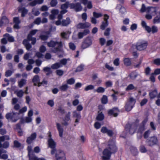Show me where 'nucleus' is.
I'll use <instances>...</instances> for the list:
<instances>
[{
  "mask_svg": "<svg viewBox=\"0 0 160 160\" xmlns=\"http://www.w3.org/2000/svg\"><path fill=\"white\" fill-rule=\"evenodd\" d=\"M108 25V21H103L102 22V25H101L100 28L101 29L103 30Z\"/></svg>",
  "mask_w": 160,
  "mask_h": 160,
  "instance_id": "c9c22d12",
  "label": "nucleus"
},
{
  "mask_svg": "<svg viewBox=\"0 0 160 160\" xmlns=\"http://www.w3.org/2000/svg\"><path fill=\"white\" fill-rule=\"evenodd\" d=\"M20 108V106L19 104H16L13 107V109L15 110L18 111L19 110Z\"/></svg>",
  "mask_w": 160,
  "mask_h": 160,
  "instance_id": "338daca9",
  "label": "nucleus"
},
{
  "mask_svg": "<svg viewBox=\"0 0 160 160\" xmlns=\"http://www.w3.org/2000/svg\"><path fill=\"white\" fill-rule=\"evenodd\" d=\"M71 7L74 8L77 12L80 11L82 9L81 4L79 3H77L75 4H72Z\"/></svg>",
  "mask_w": 160,
  "mask_h": 160,
  "instance_id": "6ab92c4d",
  "label": "nucleus"
},
{
  "mask_svg": "<svg viewBox=\"0 0 160 160\" xmlns=\"http://www.w3.org/2000/svg\"><path fill=\"white\" fill-rule=\"evenodd\" d=\"M69 45L70 48L72 50H74L75 49L76 47L73 43L72 42L69 43Z\"/></svg>",
  "mask_w": 160,
  "mask_h": 160,
  "instance_id": "680f3d73",
  "label": "nucleus"
},
{
  "mask_svg": "<svg viewBox=\"0 0 160 160\" xmlns=\"http://www.w3.org/2000/svg\"><path fill=\"white\" fill-rule=\"evenodd\" d=\"M43 70L45 72H48V73H47V75H48L52 73V71L50 67H44L43 69Z\"/></svg>",
  "mask_w": 160,
  "mask_h": 160,
  "instance_id": "79ce46f5",
  "label": "nucleus"
},
{
  "mask_svg": "<svg viewBox=\"0 0 160 160\" xmlns=\"http://www.w3.org/2000/svg\"><path fill=\"white\" fill-rule=\"evenodd\" d=\"M92 43L91 39L89 38H87L82 42L81 48L83 49H86L90 46Z\"/></svg>",
  "mask_w": 160,
  "mask_h": 160,
  "instance_id": "1a4fd4ad",
  "label": "nucleus"
},
{
  "mask_svg": "<svg viewBox=\"0 0 160 160\" xmlns=\"http://www.w3.org/2000/svg\"><path fill=\"white\" fill-rule=\"evenodd\" d=\"M10 139L8 135H4L0 137V148H7L9 147V143L8 141L5 142L3 144L1 143L2 142L5 140H8Z\"/></svg>",
  "mask_w": 160,
  "mask_h": 160,
  "instance_id": "7ed1b4c3",
  "label": "nucleus"
},
{
  "mask_svg": "<svg viewBox=\"0 0 160 160\" xmlns=\"http://www.w3.org/2000/svg\"><path fill=\"white\" fill-rule=\"evenodd\" d=\"M48 8L46 5H43L42 6L40 9V10L41 11H46L48 10Z\"/></svg>",
  "mask_w": 160,
  "mask_h": 160,
  "instance_id": "3c124183",
  "label": "nucleus"
},
{
  "mask_svg": "<svg viewBox=\"0 0 160 160\" xmlns=\"http://www.w3.org/2000/svg\"><path fill=\"white\" fill-rule=\"evenodd\" d=\"M124 62L125 65L127 66H130L131 64V59L129 58H125L124 59Z\"/></svg>",
  "mask_w": 160,
  "mask_h": 160,
  "instance_id": "2f4dec72",
  "label": "nucleus"
},
{
  "mask_svg": "<svg viewBox=\"0 0 160 160\" xmlns=\"http://www.w3.org/2000/svg\"><path fill=\"white\" fill-rule=\"evenodd\" d=\"M147 8L148 7L146 8L145 7V6L144 5V4H142V8L140 9V11L141 12H147Z\"/></svg>",
  "mask_w": 160,
  "mask_h": 160,
  "instance_id": "6e6d98bb",
  "label": "nucleus"
},
{
  "mask_svg": "<svg viewBox=\"0 0 160 160\" xmlns=\"http://www.w3.org/2000/svg\"><path fill=\"white\" fill-rule=\"evenodd\" d=\"M26 83V80L22 79L18 82V86L20 88H21L25 85Z\"/></svg>",
  "mask_w": 160,
  "mask_h": 160,
  "instance_id": "bb28decb",
  "label": "nucleus"
},
{
  "mask_svg": "<svg viewBox=\"0 0 160 160\" xmlns=\"http://www.w3.org/2000/svg\"><path fill=\"white\" fill-rule=\"evenodd\" d=\"M102 103L103 104H105L108 102V98L106 96L104 95L102 99Z\"/></svg>",
  "mask_w": 160,
  "mask_h": 160,
  "instance_id": "09e8293b",
  "label": "nucleus"
},
{
  "mask_svg": "<svg viewBox=\"0 0 160 160\" xmlns=\"http://www.w3.org/2000/svg\"><path fill=\"white\" fill-rule=\"evenodd\" d=\"M68 33L69 32H62L61 34V36L62 38L68 39L69 36L68 35Z\"/></svg>",
  "mask_w": 160,
  "mask_h": 160,
  "instance_id": "4c0bfd02",
  "label": "nucleus"
},
{
  "mask_svg": "<svg viewBox=\"0 0 160 160\" xmlns=\"http://www.w3.org/2000/svg\"><path fill=\"white\" fill-rule=\"evenodd\" d=\"M112 82L110 81H107L105 83V85L106 87H111L112 85Z\"/></svg>",
  "mask_w": 160,
  "mask_h": 160,
  "instance_id": "052dcab7",
  "label": "nucleus"
},
{
  "mask_svg": "<svg viewBox=\"0 0 160 160\" xmlns=\"http://www.w3.org/2000/svg\"><path fill=\"white\" fill-rule=\"evenodd\" d=\"M119 112L117 108H115L109 110L108 113L110 115H113L114 117H116L118 116Z\"/></svg>",
  "mask_w": 160,
  "mask_h": 160,
  "instance_id": "f8f14e48",
  "label": "nucleus"
},
{
  "mask_svg": "<svg viewBox=\"0 0 160 160\" xmlns=\"http://www.w3.org/2000/svg\"><path fill=\"white\" fill-rule=\"evenodd\" d=\"M19 11H21L22 12V16L24 17L27 14L28 11L24 8H22L19 9Z\"/></svg>",
  "mask_w": 160,
  "mask_h": 160,
  "instance_id": "72a5a7b5",
  "label": "nucleus"
},
{
  "mask_svg": "<svg viewBox=\"0 0 160 160\" xmlns=\"http://www.w3.org/2000/svg\"><path fill=\"white\" fill-rule=\"evenodd\" d=\"M56 157L57 160H65V157L64 152L61 150L57 151Z\"/></svg>",
  "mask_w": 160,
  "mask_h": 160,
  "instance_id": "9d476101",
  "label": "nucleus"
},
{
  "mask_svg": "<svg viewBox=\"0 0 160 160\" xmlns=\"http://www.w3.org/2000/svg\"><path fill=\"white\" fill-rule=\"evenodd\" d=\"M37 136V134L36 132L32 133L31 135L28 137L26 140L28 144H31L36 138Z\"/></svg>",
  "mask_w": 160,
  "mask_h": 160,
  "instance_id": "4468645a",
  "label": "nucleus"
},
{
  "mask_svg": "<svg viewBox=\"0 0 160 160\" xmlns=\"http://www.w3.org/2000/svg\"><path fill=\"white\" fill-rule=\"evenodd\" d=\"M157 139L156 137H152L149 140L150 144L151 145H154L157 142Z\"/></svg>",
  "mask_w": 160,
  "mask_h": 160,
  "instance_id": "c756f323",
  "label": "nucleus"
},
{
  "mask_svg": "<svg viewBox=\"0 0 160 160\" xmlns=\"http://www.w3.org/2000/svg\"><path fill=\"white\" fill-rule=\"evenodd\" d=\"M91 24L88 22H85L84 23L80 22L76 25V27L78 29H84L90 27Z\"/></svg>",
  "mask_w": 160,
  "mask_h": 160,
  "instance_id": "9b49d317",
  "label": "nucleus"
},
{
  "mask_svg": "<svg viewBox=\"0 0 160 160\" xmlns=\"http://www.w3.org/2000/svg\"><path fill=\"white\" fill-rule=\"evenodd\" d=\"M58 3V1L57 0H51L50 4L52 7L55 6Z\"/></svg>",
  "mask_w": 160,
  "mask_h": 160,
  "instance_id": "8fccbe9b",
  "label": "nucleus"
},
{
  "mask_svg": "<svg viewBox=\"0 0 160 160\" xmlns=\"http://www.w3.org/2000/svg\"><path fill=\"white\" fill-rule=\"evenodd\" d=\"M43 1L44 0H35L30 3L29 5L32 6H33L36 4H40L43 3Z\"/></svg>",
  "mask_w": 160,
  "mask_h": 160,
  "instance_id": "4be33fe9",
  "label": "nucleus"
},
{
  "mask_svg": "<svg viewBox=\"0 0 160 160\" xmlns=\"http://www.w3.org/2000/svg\"><path fill=\"white\" fill-rule=\"evenodd\" d=\"M62 67V65L59 62L56 63L51 65V68L54 69H56Z\"/></svg>",
  "mask_w": 160,
  "mask_h": 160,
  "instance_id": "cd10ccee",
  "label": "nucleus"
},
{
  "mask_svg": "<svg viewBox=\"0 0 160 160\" xmlns=\"http://www.w3.org/2000/svg\"><path fill=\"white\" fill-rule=\"evenodd\" d=\"M73 116L74 117L78 118L79 119H80L81 118L80 112H78L76 111H74L73 112Z\"/></svg>",
  "mask_w": 160,
  "mask_h": 160,
  "instance_id": "f704fd0d",
  "label": "nucleus"
},
{
  "mask_svg": "<svg viewBox=\"0 0 160 160\" xmlns=\"http://www.w3.org/2000/svg\"><path fill=\"white\" fill-rule=\"evenodd\" d=\"M12 73V72L10 70L7 71L5 72V75L7 77H9L11 75Z\"/></svg>",
  "mask_w": 160,
  "mask_h": 160,
  "instance_id": "13d9d810",
  "label": "nucleus"
},
{
  "mask_svg": "<svg viewBox=\"0 0 160 160\" xmlns=\"http://www.w3.org/2000/svg\"><path fill=\"white\" fill-rule=\"evenodd\" d=\"M9 22V20L7 17L5 16L2 17L0 20V27L5 25Z\"/></svg>",
  "mask_w": 160,
  "mask_h": 160,
  "instance_id": "ddd939ff",
  "label": "nucleus"
},
{
  "mask_svg": "<svg viewBox=\"0 0 160 160\" xmlns=\"http://www.w3.org/2000/svg\"><path fill=\"white\" fill-rule=\"evenodd\" d=\"M48 142L49 146L50 148H55L56 142L52 138H49Z\"/></svg>",
  "mask_w": 160,
  "mask_h": 160,
  "instance_id": "a211bd4d",
  "label": "nucleus"
},
{
  "mask_svg": "<svg viewBox=\"0 0 160 160\" xmlns=\"http://www.w3.org/2000/svg\"><path fill=\"white\" fill-rule=\"evenodd\" d=\"M152 63L157 66H160V58H157L154 59Z\"/></svg>",
  "mask_w": 160,
  "mask_h": 160,
  "instance_id": "ea45409f",
  "label": "nucleus"
},
{
  "mask_svg": "<svg viewBox=\"0 0 160 160\" xmlns=\"http://www.w3.org/2000/svg\"><path fill=\"white\" fill-rule=\"evenodd\" d=\"M129 77L131 79L133 80L137 77V75L134 72H132L129 75Z\"/></svg>",
  "mask_w": 160,
  "mask_h": 160,
  "instance_id": "603ef678",
  "label": "nucleus"
},
{
  "mask_svg": "<svg viewBox=\"0 0 160 160\" xmlns=\"http://www.w3.org/2000/svg\"><path fill=\"white\" fill-rule=\"evenodd\" d=\"M47 45L49 47L54 48L56 47L52 50V52L56 53L60 51V48L62 47V43L61 42H55L52 40L47 43Z\"/></svg>",
  "mask_w": 160,
  "mask_h": 160,
  "instance_id": "f03ea898",
  "label": "nucleus"
},
{
  "mask_svg": "<svg viewBox=\"0 0 160 160\" xmlns=\"http://www.w3.org/2000/svg\"><path fill=\"white\" fill-rule=\"evenodd\" d=\"M157 11V9L155 8L148 7L147 9V12L150 14L152 16H154L156 14Z\"/></svg>",
  "mask_w": 160,
  "mask_h": 160,
  "instance_id": "2eb2a0df",
  "label": "nucleus"
},
{
  "mask_svg": "<svg viewBox=\"0 0 160 160\" xmlns=\"http://www.w3.org/2000/svg\"><path fill=\"white\" fill-rule=\"evenodd\" d=\"M84 65H81L78 67L76 70V72H80L82 71Z\"/></svg>",
  "mask_w": 160,
  "mask_h": 160,
  "instance_id": "0e129e2a",
  "label": "nucleus"
},
{
  "mask_svg": "<svg viewBox=\"0 0 160 160\" xmlns=\"http://www.w3.org/2000/svg\"><path fill=\"white\" fill-rule=\"evenodd\" d=\"M93 15L94 17L96 18H98L101 17L102 16V14L100 13H97L96 12H93Z\"/></svg>",
  "mask_w": 160,
  "mask_h": 160,
  "instance_id": "49530a36",
  "label": "nucleus"
},
{
  "mask_svg": "<svg viewBox=\"0 0 160 160\" xmlns=\"http://www.w3.org/2000/svg\"><path fill=\"white\" fill-rule=\"evenodd\" d=\"M69 59H66L65 58L63 59L60 61L59 63H60L62 66L63 65H65L66 64L67 61Z\"/></svg>",
  "mask_w": 160,
  "mask_h": 160,
  "instance_id": "a18cd8bd",
  "label": "nucleus"
},
{
  "mask_svg": "<svg viewBox=\"0 0 160 160\" xmlns=\"http://www.w3.org/2000/svg\"><path fill=\"white\" fill-rule=\"evenodd\" d=\"M27 110V107L26 106L22 108L21 109H20L19 110V112L18 113L19 114L20 113H22L25 112Z\"/></svg>",
  "mask_w": 160,
  "mask_h": 160,
  "instance_id": "4d7b16f0",
  "label": "nucleus"
},
{
  "mask_svg": "<svg viewBox=\"0 0 160 160\" xmlns=\"http://www.w3.org/2000/svg\"><path fill=\"white\" fill-rule=\"evenodd\" d=\"M30 160H45V159L43 158H38L36 156H30Z\"/></svg>",
  "mask_w": 160,
  "mask_h": 160,
  "instance_id": "c03bdc74",
  "label": "nucleus"
},
{
  "mask_svg": "<svg viewBox=\"0 0 160 160\" xmlns=\"http://www.w3.org/2000/svg\"><path fill=\"white\" fill-rule=\"evenodd\" d=\"M94 88V87L93 85H89L87 86L84 88V90L85 91H88L89 90L93 89Z\"/></svg>",
  "mask_w": 160,
  "mask_h": 160,
  "instance_id": "37998d69",
  "label": "nucleus"
},
{
  "mask_svg": "<svg viewBox=\"0 0 160 160\" xmlns=\"http://www.w3.org/2000/svg\"><path fill=\"white\" fill-rule=\"evenodd\" d=\"M110 28H107L104 33V35H105L106 36H109L110 34Z\"/></svg>",
  "mask_w": 160,
  "mask_h": 160,
  "instance_id": "69168bd1",
  "label": "nucleus"
},
{
  "mask_svg": "<svg viewBox=\"0 0 160 160\" xmlns=\"http://www.w3.org/2000/svg\"><path fill=\"white\" fill-rule=\"evenodd\" d=\"M32 147L30 145L28 146L27 148V150L28 152V156H29V158H30V156H33L31 155L30 154L32 152Z\"/></svg>",
  "mask_w": 160,
  "mask_h": 160,
  "instance_id": "de8ad7c7",
  "label": "nucleus"
},
{
  "mask_svg": "<svg viewBox=\"0 0 160 160\" xmlns=\"http://www.w3.org/2000/svg\"><path fill=\"white\" fill-rule=\"evenodd\" d=\"M97 120L99 121H102L104 118V116L102 112L99 113L96 118Z\"/></svg>",
  "mask_w": 160,
  "mask_h": 160,
  "instance_id": "e433bc0d",
  "label": "nucleus"
},
{
  "mask_svg": "<svg viewBox=\"0 0 160 160\" xmlns=\"http://www.w3.org/2000/svg\"><path fill=\"white\" fill-rule=\"evenodd\" d=\"M13 143L14 147L16 148H19L21 146V143L17 140L14 141Z\"/></svg>",
  "mask_w": 160,
  "mask_h": 160,
  "instance_id": "864d4df0",
  "label": "nucleus"
},
{
  "mask_svg": "<svg viewBox=\"0 0 160 160\" xmlns=\"http://www.w3.org/2000/svg\"><path fill=\"white\" fill-rule=\"evenodd\" d=\"M70 112H69L66 115L63 119V122L62 123V125L67 126L68 124V122L70 120Z\"/></svg>",
  "mask_w": 160,
  "mask_h": 160,
  "instance_id": "dca6fc26",
  "label": "nucleus"
},
{
  "mask_svg": "<svg viewBox=\"0 0 160 160\" xmlns=\"http://www.w3.org/2000/svg\"><path fill=\"white\" fill-rule=\"evenodd\" d=\"M68 88V85L66 84H62V86L59 87L60 89L63 91H65L67 90Z\"/></svg>",
  "mask_w": 160,
  "mask_h": 160,
  "instance_id": "473e14b6",
  "label": "nucleus"
},
{
  "mask_svg": "<svg viewBox=\"0 0 160 160\" xmlns=\"http://www.w3.org/2000/svg\"><path fill=\"white\" fill-rule=\"evenodd\" d=\"M136 101L132 98H130L129 101L126 103L125 106V108L126 110L127 111H130L133 108Z\"/></svg>",
  "mask_w": 160,
  "mask_h": 160,
  "instance_id": "0eeeda50",
  "label": "nucleus"
},
{
  "mask_svg": "<svg viewBox=\"0 0 160 160\" xmlns=\"http://www.w3.org/2000/svg\"><path fill=\"white\" fill-rule=\"evenodd\" d=\"M117 149L115 141L112 139L109 140L107 144V148L103 152V159H109L110 158L111 154L115 153L117 151Z\"/></svg>",
  "mask_w": 160,
  "mask_h": 160,
  "instance_id": "f257e3e1",
  "label": "nucleus"
},
{
  "mask_svg": "<svg viewBox=\"0 0 160 160\" xmlns=\"http://www.w3.org/2000/svg\"><path fill=\"white\" fill-rule=\"evenodd\" d=\"M5 117L7 119H10L13 122H16L18 119L17 113L13 112L7 113L5 115Z\"/></svg>",
  "mask_w": 160,
  "mask_h": 160,
  "instance_id": "423d86ee",
  "label": "nucleus"
},
{
  "mask_svg": "<svg viewBox=\"0 0 160 160\" xmlns=\"http://www.w3.org/2000/svg\"><path fill=\"white\" fill-rule=\"evenodd\" d=\"M75 80L72 78H70L67 80V82L69 84H74L75 82Z\"/></svg>",
  "mask_w": 160,
  "mask_h": 160,
  "instance_id": "5fc2aeb1",
  "label": "nucleus"
},
{
  "mask_svg": "<svg viewBox=\"0 0 160 160\" xmlns=\"http://www.w3.org/2000/svg\"><path fill=\"white\" fill-rule=\"evenodd\" d=\"M105 91V89L101 87H98L97 89L95 90V91L98 93H103Z\"/></svg>",
  "mask_w": 160,
  "mask_h": 160,
  "instance_id": "a19ab883",
  "label": "nucleus"
},
{
  "mask_svg": "<svg viewBox=\"0 0 160 160\" xmlns=\"http://www.w3.org/2000/svg\"><path fill=\"white\" fill-rule=\"evenodd\" d=\"M7 152L6 151L3 149H0V158L4 159H6L8 158V155L6 154H4L1 156L2 154L3 153H5Z\"/></svg>",
  "mask_w": 160,
  "mask_h": 160,
  "instance_id": "b1692460",
  "label": "nucleus"
},
{
  "mask_svg": "<svg viewBox=\"0 0 160 160\" xmlns=\"http://www.w3.org/2000/svg\"><path fill=\"white\" fill-rule=\"evenodd\" d=\"M14 93L16 94L18 97L21 98L23 95L24 92L22 90H19L15 91Z\"/></svg>",
  "mask_w": 160,
  "mask_h": 160,
  "instance_id": "393cba45",
  "label": "nucleus"
},
{
  "mask_svg": "<svg viewBox=\"0 0 160 160\" xmlns=\"http://www.w3.org/2000/svg\"><path fill=\"white\" fill-rule=\"evenodd\" d=\"M148 44V43L146 41H139L136 43L135 47L138 50H144L146 49Z\"/></svg>",
  "mask_w": 160,
  "mask_h": 160,
  "instance_id": "20e7f679",
  "label": "nucleus"
},
{
  "mask_svg": "<svg viewBox=\"0 0 160 160\" xmlns=\"http://www.w3.org/2000/svg\"><path fill=\"white\" fill-rule=\"evenodd\" d=\"M4 36L6 37L8 41L11 42H13L14 41V39L13 37L10 36L8 33H6L4 35Z\"/></svg>",
  "mask_w": 160,
  "mask_h": 160,
  "instance_id": "c85d7f7f",
  "label": "nucleus"
},
{
  "mask_svg": "<svg viewBox=\"0 0 160 160\" xmlns=\"http://www.w3.org/2000/svg\"><path fill=\"white\" fill-rule=\"evenodd\" d=\"M32 82L34 83V86H36L38 83H40V79L39 76L38 75L35 76L32 79Z\"/></svg>",
  "mask_w": 160,
  "mask_h": 160,
  "instance_id": "412c9836",
  "label": "nucleus"
},
{
  "mask_svg": "<svg viewBox=\"0 0 160 160\" xmlns=\"http://www.w3.org/2000/svg\"><path fill=\"white\" fill-rule=\"evenodd\" d=\"M41 22V18H38L35 20L34 23L35 24L39 25Z\"/></svg>",
  "mask_w": 160,
  "mask_h": 160,
  "instance_id": "e2e57ef3",
  "label": "nucleus"
},
{
  "mask_svg": "<svg viewBox=\"0 0 160 160\" xmlns=\"http://www.w3.org/2000/svg\"><path fill=\"white\" fill-rule=\"evenodd\" d=\"M157 91L156 89H155L150 92L149 93V95L151 99H153L157 96Z\"/></svg>",
  "mask_w": 160,
  "mask_h": 160,
  "instance_id": "a878e982",
  "label": "nucleus"
},
{
  "mask_svg": "<svg viewBox=\"0 0 160 160\" xmlns=\"http://www.w3.org/2000/svg\"><path fill=\"white\" fill-rule=\"evenodd\" d=\"M159 15H157L154 19V23H158L160 22V12L158 13Z\"/></svg>",
  "mask_w": 160,
  "mask_h": 160,
  "instance_id": "58836bf2",
  "label": "nucleus"
},
{
  "mask_svg": "<svg viewBox=\"0 0 160 160\" xmlns=\"http://www.w3.org/2000/svg\"><path fill=\"white\" fill-rule=\"evenodd\" d=\"M13 22L15 23L13 26L14 28L18 29L20 28L19 24L21 22L19 20V18L18 17H15L13 19Z\"/></svg>",
  "mask_w": 160,
  "mask_h": 160,
  "instance_id": "f3484780",
  "label": "nucleus"
},
{
  "mask_svg": "<svg viewBox=\"0 0 160 160\" xmlns=\"http://www.w3.org/2000/svg\"><path fill=\"white\" fill-rule=\"evenodd\" d=\"M137 127V125L136 123H128L126 126L125 129L130 134H132L135 132Z\"/></svg>",
  "mask_w": 160,
  "mask_h": 160,
  "instance_id": "39448f33",
  "label": "nucleus"
},
{
  "mask_svg": "<svg viewBox=\"0 0 160 160\" xmlns=\"http://www.w3.org/2000/svg\"><path fill=\"white\" fill-rule=\"evenodd\" d=\"M23 44L25 46L26 49L29 50L32 48L31 45L29 43L28 40L25 39L23 41Z\"/></svg>",
  "mask_w": 160,
  "mask_h": 160,
  "instance_id": "5701e85b",
  "label": "nucleus"
},
{
  "mask_svg": "<svg viewBox=\"0 0 160 160\" xmlns=\"http://www.w3.org/2000/svg\"><path fill=\"white\" fill-rule=\"evenodd\" d=\"M56 126L57 129L59 132V136L61 137H62L63 129L61 125L59 123L56 124Z\"/></svg>",
  "mask_w": 160,
  "mask_h": 160,
  "instance_id": "aec40b11",
  "label": "nucleus"
},
{
  "mask_svg": "<svg viewBox=\"0 0 160 160\" xmlns=\"http://www.w3.org/2000/svg\"><path fill=\"white\" fill-rule=\"evenodd\" d=\"M121 14H124L126 12V10L125 8L123 7H121L119 10Z\"/></svg>",
  "mask_w": 160,
  "mask_h": 160,
  "instance_id": "bf43d9fd",
  "label": "nucleus"
},
{
  "mask_svg": "<svg viewBox=\"0 0 160 160\" xmlns=\"http://www.w3.org/2000/svg\"><path fill=\"white\" fill-rule=\"evenodd\" d=\"M38 31V30L36 29L33 30L31 31L28 36V39H30L31 37H32V36L34 35Z\"/></svg>",
  "mask_w": 160,
  "mask_h": 160,
  "instance_id": "7c9ffc66",
  "label": "nucleus"
},
{
  "mask_svg": "<svg viewBox=\"0 0 160 160\" xmlns=\"http://www.w3.org/2000/svg\"><path fill=\"white\" fill-rule=\"evenodd\" d=\"M134 88V87L132 84H129L126 88L127 90H130Z\"/></svg>",
  "mask_w": 160,
  "mask_h": 160,
  "instance_id": "774afa93",
  "label": "nucleus"
},
{
  "mask_svg": "<svg viewBox=\"0 0 160 160\" xmlns=\"http://www.w3.org/2000/svg\"><path fill=\"white\" fill-rule=\"evenodd\" d=\"M71 22L69 18L68 17L66 19H63L62 21H57L55 22V24L57 25H62L63 26H67L70 24Z\"/></svg>",
  "mask_w": 160,
  "mask_h": 160,
  "instance_id": "6e6552de",
  "label": "nucleus"
}]
</instances>
